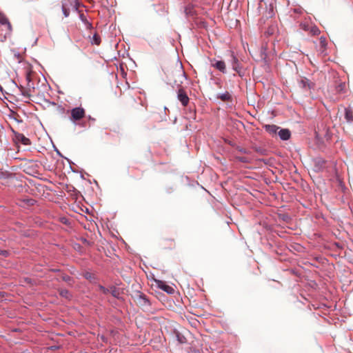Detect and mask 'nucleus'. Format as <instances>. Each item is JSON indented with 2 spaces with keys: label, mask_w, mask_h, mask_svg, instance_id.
Masks as SVG:
<instances>
[{
  "label": "nucleus",
  "mask_w": 353,
  "mask_h": 353,
  "mask_svg": "<svg viewBox=\"0 0 353 353\" xmlns=\"http://www.w3.org/2000/svg\"><path fill=\"white\" fill-rule=\"evenodd\" d=\"M231 65L232 69L239 74V77H242L245 75V71L243 70L240 61L233 52L231 53Z\"/></svg>",
  "instance_id": "7ed1b4c3"
},
{
  "label": "nucleus",
  "mask_w": 353,
  "mask_h": 353,
  "mask_svg": "<svg viewBox=\"0 0 353 353\" xmlns=\"http://www.w3.org/2000/svg\"><path fill=\"white\" fill-rule=\"evenodd\" d=\"M278 135L281 140L287 141L290 138L291 134L288 129H279Z\"/></svg>",
  "instance_id": "1a4fd4ad"
},
{
  "label": "nucleus",
  "mask_w": 353,
  "mask_h": 353,
  "mask_svg": "<svg viewBox=\"0 0 353 353\" xmlns=\"http://www.w3.org/2000/svg\"><path fill=\"white\" fill-rule=\"evenodd\" d=\"M344 117L347 123L353 122V110L351 108H345Z\"/></svg>",
  "instance_id": "9b49d317"
},
{
  "label": "nucleus",
  "mask_w": 353,
  "mask_h": 353,
  "mask_svg": "<svg viewBox=\"0 0 353 353\" xmlns=\"http://www.w3.org/2000/svg\"><path fill=\"white\" fill-rule=\"evenodd\" d=\"M159 287L161 289H162L163 291L166 292L168 294H172L174 292V289L172 287L163 283L161 285H159Z\"/></svg>",
  "instance_id": "f3484780"
},
{
  "label": "nucleus",
  "mask_w": 353,
  "mask_h": 353,
  "mask_svg": "<svg viewBox=\"0 0 353 353\" xmlns=\"http://www.w3.org/2000/svg\"><path fill=\"white\" fill-rule=\"evenodd\" d=\"M85 110L81 107H77L71 110V120L73 121H79L85 117Z\"/></svg>",
  "instance_id": "20e7f679"
},
{
  "label": "nucleus",
  "mask_w": 353,
  "mask_h": 353,
  "mask_svg": "<svg viewBox=\"0 0 353 353\" xmlns=\"http://www.w3.org/2000/svg\"><path fill=\"white\" fill-rule=\"evenodd\" d=\"M167 79L170 84L172 85L173 87L176 86L179 88L177 90V99L181 102L183 106H187L189 103L190 99L184 89L181 87L183 81L186 79L185 72L183 70L182 65H176L174 68L168 71Z\"/></svg>",
  "instance_id": "f257e3e1"
},
{
  "label": "nucleus",
  "mask_w": 353,
  "mask_h": 353,
  "mask_svg": "<svg viewBox=\"0 0 353 353\" xmlns=\"http://www.w3.org/2000/svg\"><path fill=\"white\" fill-rule=\"evenodd\" d=\"M299 86L304 89H311L314 87V83H312L307 78H302L299 81Z\"/></svg>",
  "instance_id": "6e6552de"
},
{
  "label": "nucleus",
  "mask_w": 353,
  "mask_h": 353,
  "mask_svg": "<svg viewBox=\"0 0 353 353\" xmlns=\"http://www.w3.org/2000/svg\"><path fill=\"white\" fill-rule=\"evenodd\" d=\"M15 138L19 142L21 143L24 145H29L31 143L30 140L23 134L18 132L15 133Z\"/></svg>",
  "instance_id": "0eeeda50"
},
{
  "label": "nucleus",
  "mask_w": 353,
  "mask_h": 353,
  "mask_svg": "<svg viewBox=\"0 0 353 353\" xmlns=\"http://www.w3.org/2000/svg\"><path fill=\"white\" fill-rule=\"evenodd\" d=\"M176 337L179 343L183 344L187 342L186 338L179 332H176Z\"/></svg>",
  "instance_id": "6ab92c4d"
},
{
  "label": "nucleus",
  "mask_w": 353,
  "mask_h": 353,
  "mask_svg": "<svg viewBox=\"0 0 353 353\" xmlns=\"http://www.w3.org/2000/svg\"><path fill=\"white\" fill-rule=\"evenodd\" d=\"M0 254L5 256V257H7L9 256L10 254V252L8 251V250H0Z\"/></svg>",
  "instance_id": "bb28decb"
},
{
  "label": "nucleus",
  "mask_w": 353,
  "mask_h": 353,
  "mask_svg": "<svg viewBox=\"0 0 353 353\" xmlns=\"http://www.w3.org/2000/svg\"><path fill=\"white\" fill-rule=\"evenodd\" d=\"M59 294L61 296L67 298V299L70 297L69 291L65 289L61 290L59 292Z\"/></svg>",
  "instance_id": "412c9836"
},
{
  "label": "nucleus",
  "mask_w": 353,
  "mask_h": 353,
  "mask_svg": "<svg viewBox=\"0 0 353 353\" xmlns=\"http://www.w3.org/2000/svg\"><path fill=\"white\" fill-rule=\"evenodd\" d=\"M238 150L240 152L243 153V154H250V152L247 149H245V148H239Z\"/></svg>",
  "instance_id": "cd10ccee"
},
{
  "label": "nucleus",
  "mask_w": 353,
  "mask_h": 353,
  "mask_svg": "<svg viewBox=\"0 0 353 353\" xmlns=\"http://www.w3.org/2000/svg\"><path fill=\"white\" fill-rule=\"evenodd\" d=\"M62 4H66V7L72 8L75 10H78L79 3L77 0H64Z\"/></svg>",
  "instance_id": "f8f14e48"
},
{
  "label": "nucleus",
  "mask_w": 353,
  "mask_h": 353,
  "mask_svg": "<svg viewBox=\"0 0 353 353\" xmlns=\"http://www.w3.org/2000/svg\"><path fill=\"white\" fill-rule=\"evenodd\" d=\"M110 292L111 293V294L114 297H115V298H117L118 299H120V292H119V290L117 289L116 287L112 286L110 288Z\"/></svg>",
  "instance_id": "dca6fc26"
},
{
  "label": "nucleus",
  "mask_w": 353,
  "mask_h": 353,
  "mask_svg": "<svg viewBox=\"0 0 353 353\" xmlns=\"http://www.w3.org/2000/svg\"><path fill=\"white\" fill-rule=\"evenodd\" d=\"M99 288L104 294H107L108 293L110 292V290L109 289L105 288L104 286H103L101 285H99Z\"/></svg>",
  "instance_id": "b1692460"
},
{
  "label": "nucleus",
  "mask_w": 353,
  "mask_h": 353,
  "mask_svg": "<svg viewBox=\"0 0 353 353\" xmlns=\"http://www.w3.org/2000/svg\"><path fill=\"white\" fill-rule=\"evenodd\" d=\"M326 40H325V38L323 37H321L320 38V45H321V48H322V52L324 51L325 47H326Z\"/></svg>",
  "instance_id": "4be33fe9"
},
{
  "label": "nucleus",
  "mask_w": 353,
  "mask_h": 353,
  "mask_svg": "<svg viewBox=\"0 0 353 353\" xmlns=\"http://www.w3.org/2000/svg\"><path fill=\"white\" fill-rule=\"evenodd\" d=\"M218 99H220L223 101H230L232 99L231 94L228 92H225L222 94H219L217 96Z\"/></svg>",
  "instance_id": "4468645a"
},
{
  "label": "nucleus",
  "mask_w": 353,
  "mask_h": 353,
  "mask_svg": "<svg viewBox=\"0 0 353 353\" xmlns=\"http://www.w3.org/2000/svg\"><path fill=\"white\" fill-rule=\"evenodd\" d=\"M0 23L2 25H7L9 28H11V24L9 22L8 18L3 14L0 12Z\"/></svg>",
  "instance_id": "2eb2a0df"
},
{
  "label": "nucleus",
  "mask_w": 353,
  "mask_h": 353,
  "mask_svg": "<svg viewBox=\"0 0 353 353\" xmlns=\"http://www.w3.org/2000/svg\"><path fill=\"white\" fill-rule=\"evenodd\" d=\"M91 43L99 46L101 43V37L99 34L95 33L92 39H91Z\"/></svg>",
  "instance_id": "a211bd4d"
},
{
  "label": "nucleus",
  "mask_w": 353,
  "mask_h": 353,
  "mask_svg": "<svg viewBox=\"0 0 353 353\" xmlns=\"http://www.w3.org/2000/svg\"><path fill=\"white\" fill-rule=\"evenodd\" d=\"M62 12L65 17H68L70 15V8L66 7V4H62Z\"/></svg>",
  "instance_id": "aec40b11"
},
{
  "label": "nucleus",
  "mask_w": 353,
  "mask_h": 353,
  "mask_svg": "<svg viewBox=\"0 0 353 353\" xmlns=\"http://www.w3.org/2000/svg\"><path fill=\"white\" fill-rule=\"evenodd\" d=\"M79 18H80L81 21L85 25L86 29L90 30V29L92 28V24L90 22L88 21V20L87 19L86 16L83 13H81L79 14Z\"/></svg>",
  "instance_id": "ddd939ff"
},
{
  "label": "nucleus",
  "mask_w": 353,
  "mask_h": 353,
  "mask_svg": "<svg viewBox=\"0 0 353 353\" xmlns=\"http://www.w3.org/2000/svg\"><path fill=\"white\" fill-rule=\"evenodd\" d=\"M211 65L222 73H226V66L223 61L214 59L211 61Z\"/></svg>",
  "instance_id": "39448f33"
},
{
  "label": "nucleus",
  "mask_w": 353,
  "mask_h": 353,
  "mask_svg": "<svg viewBox=\"0 0 353 353\" xmlns=\"http://www.w3.org/2000/svg\"><path fill=\"white\" fill-rule=\"evenodd\" d=\"M63 279L67 282H69L71 280V277L69 276H65L63 277Z\"/></svg>",
  "instance_id": "7c9ffc66"
},
{
  "label": "nucleus",
  "mask_w": 353,
  "mask_h": 353,
  "mask_svg": "<svg viewBox=\"0 0 353 353\" xmlns=\"http://www.w3.org/2000/svg\"><path fill=\"white\" fill-rule=\"evenodd\" d=\"M85 278L88 279V280H92V279H94V276L92 275V273H90V272H86L84 275Z\"/></svg>",
  "instance_id": "a878e982"
},
{
  "label": "nucleus",
  "mask_w": 353,
  "mask_h": 353,
  "mask_svg": "<svg viewBox=\"0 0 353 353\" xmlns=\"http://www.w3.org/2000/svg\"><path fill=\"white\" fill-rule=\"evenodd\" d=\"M26 80L28 81V89H26L24 88L23 86H20L19 88L21 92V94L26 97V99H30V82L31 81V79H30V74H27L26 76Z\"/></svg>",
  "instance_id": "423d86ee"
},
{
  "label": "nucleus",
  "mask_w": 353,
  "mask_h": 353,
  "mask_svg": "<svg viewBox=\"0 0 353 353\" xmlns=\"http://www.w3.org/2000/svg\"><path fill=\"white\" fill-rule=\"evenodd\" d=\"M190 353H201V351L196 348H191L190 350Z\"/></svg>",
  "instance_id": "c756f323"
},
{
  "label": "nucleus",
  "mask_w": 353,
  "mask_h": 353,
  "mask_svg": "<svg viewBox=\"0 0 353 353\" xmlns=\"http://www.w3.org/2000/svg\"><path fill=\"white\" fill-rule=\"evenodd\" d=\"M264 128L265 130L272 135L278 134L279 130L280 129V128L276 125H265Z\"/></svg>",
  "instance_id": "9d476101"
},
{
  "label": "nucleus",
  "mask_w": 353,
  "mask_h": 353,
  "mask_svg": "<svg viewBox=\"0 0 353 353\" xmlns=\"http://www.w3.org/2000/svg\"><path fill=\"white\" fill-rule=\"evenodd\" d=\"M310 31L314 35H317L320 33V30L316 26L312 27Z\"/></svg>",
  "instance_id": "5701e85b"
},
{
  "label": "nucleus",
  "mask_w": 353,
  "mask_h": 353,
  "mask_svg": "<svg viewBox=\"0 0 353 353\" xmlns=\"http://www.w3.org/2000/svg\"><path fill=\"white\" fill-rule=\"evenodd\" d=\"M294 12L295 13L301 14V10L300 8H294Z\"/></svg>",
  "instance_id": "2f4dec72"
},
{
  "label": "nucleus",
  "mask_w": 353,
  "mask_h": 353,
  "mask_svg": "<svg viewBox=\"0 0 353 353\" xmlns=\"http://www.w3.org/2000/svg\"><path fill=\"white\" fill-rule=\"evenodd\" d=\"M137 304L145 310H148L151 305L148 297L143 292L138 291L136 294Z\"/></svg>",
  "instance_id": "f03ea898"
},
{
  "label": "nucleus",
  "mask_w": 353,
  "mask_h": 353,
  "mask_svg": "<svg viewBox=\"0 0 353 353\" xmlns=\"http://www.w3.org/2000/svg\"><path fill=\"white\" fill-rule=\"evenodd\" d=\"M236 159L239 161L242 162V163H248V158L245 157H236Z\"/></svg>",
  "instance_id": "393cba45"
},
{
  "label": "nucleus",
  "mask_w": 353,
  "mask_h": 353,
  "mask_svg": "<svg viewBox=\"0 0 353 353\" xmlns=\"http://www.w3.org/2000/svg\"><path fill=\"white\" fill-rule=\"evenodd\" d=\"M254 150L258 153H260L261 154H264L265 150L262 149L261 148H255Z\"/></svg>",
  "instance_id": "c85d7f7f"
}]
</instances>
